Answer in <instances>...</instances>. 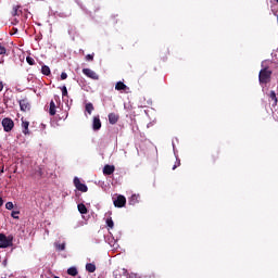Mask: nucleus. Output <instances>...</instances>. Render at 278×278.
I'll return each mask as SVG.
<instances>
[{"mask_svg": "<svg viewBox=\"0 0 278 278\" xmlns=\"http://www.w3.org/2000/svg\"><path fill=\"white\" fill-rule=\"evenodd\" d=\"M41 73H43V75H51V68L50 66H48L47 64H43L41 66Z\"/></svg>", "mask_w": 278, "mask_h": 278, "instance_id": "obj_16", "label": "nucleus"}, {"mask_svg": "<svg viewBox=\"0 0 278 278\" xmlns=\"http://www.w3.org/2000/svg\"><path fill=\"white\" fill-rule=\"evenodd\" d=\"M2 62H4V61H0V64H2Z\"/></svg>", "mask_w": 278, "mask_h": 278, "instance_id": "obj_38", "label": "nucleus"}, {"mask_svg": "<svg viewBox=\"0 0 278 278\" xmlns=\"http://www.w3.org/2000/svg\"><path fill=\"white\" fill-rule=\"evenodd\" d=\"M126 198L125 195H117L116 200H114L113 204L116 208H124L126 206Z\"/></svg>", "mask_w": 278, "mask_h": 278, "instance_id": "obj_6", "label": "nucleus"}, {"mask_svg": "<svg viewBox=\"0 0 278 278\" xmlns=\"http://www.w3.org/2000/svg\"><path fill=\"white\" fill-rule=\"evenodd\" d=\"M0 173H4V165L0 166Z\"/></svg>", "mask_w": 278, "mask_h": 278, "instance_id": "obj_33", "label": "nucleus"}, {"mask_svg": "<svg viewBox=\"0 0 278 278\" xmlns=\"http://www.w3.org/2000/svg\"><path fill=\"white\" fill-rule=\"evenodd\" d=\"M61 79H67V73L65 72L61 73Z\"/></svg>", "mask_w": 278, "mask_h": 278, "instance_id": "obj_29", "label": "nucleus"}, {"mask_svg": "<svg viewBox=\"0 0 278 278\" xmlns=\"http://www.w3.org/2000/svg\"><path fill=\"white\" fill-rule=\"evenodd\" d=\"M74 186L78 191H81L83 193H86L88 191L87 185L85 182H81L78 176L74 177Z\"/></svg>", "mask_w": 278, "mask_h": 278, "instance_id": "obj_4", "label": "nucleus"}, {"mask_svg": "<svg viewBox=\"0 0 278 278\" xmlns=\"http://www.w3.org/2000/svg\"><path fill=\"white\" fill-rule=\"evenodd\" d=\"M7 54V48H4V46H0V56H5Z\"/></svg>", "mask_w": 278, "mask_h": 278, "instance_id": "obj_22", "label": "nucleus"}, {"mask_svg": "<svg viewBox=\"0 0 278 278\" xmlns=\"http://www.w3.org/2000/svg\"><path fill=\"white\" fill-rule=\"evenodd\" d=\"M50 115H56V104L54 100L50 101V109H49Z\"/></svg>", "mask_w": 278, "mask_h": 278, "instance_id": "obj_14", "label": "nucleus"}, {"mask_svg": "<svg viewBox=\"0 0 278 278\" xmlns=\"http://www.w3.org/2000/svg\"><path fill=\"white\" fill-rule=\"evenodd\" d=\"M2 127L4 129V132H11L14 128L13 119H11V117H4L2 119Z\"/></svg>", "mask_w": 278, "mask_h": 278, "instance_id": "obj_3", "label": "nucleus"}, {"mask_svg": "<svg viewBox=\"0 0 278 278\" xmlns=\"http://www.w3.org/2000/svg\"><path fill=\"white\" fill-rule=\"evenodd\" d=\"M102 128V123L101 119L99 117V115L93 117V122H92V129L93 130H101Z\"/></svg>", "mask_w": 278, "mask_h": 278, "instance_id": "obj_8", "label": "nucleus"}, {"mask_svg": "<svg viewBox=\"0 0 278 278\" xmlns=\"http://www.w3.org/2000/svg\"><path fill=\"white\" fill-rule=\"evenodd\" d=\"M135 198H136V195H132V198H131V199H132V200H135Z\"/></svg>", "mask_w": 278, "mask_h": 278, "instance_id": "obj_35", "label": "nucleus"}, {"mask_svg": "<svg viewBox=\"0 0 278 278\" xmlns=\"http://www.w3.org/2000/svg\"><path fill=\"white\" fill-rule=\"evenodd\" d=\"M115 169H116V168H115L114 165L106 164V165L103 167V175H114Z\"/></svg>", "mask_w": 278, "mask_h": 278, "instance_id": "obj_9", "label": "nucleus"}, {"mask_svg": "<svg viewBox=\"0 0 278 278\" xmlns=\"http://www.w3.org/2000/svg\"><path fill=\"white\" fill-rule=\"evenodd\" d=\"M5 208H8V210H13V208H14L13 202H7Z\"/></svg>", "mask_w": 278, "mask_h": 278, "instance_id": "obj_25", "label": "nucleus"}, {"mask_svg": "<svg viewBox=\"0 0 278 278\" xmlns=\"http://www.w3.org/2000/svg\"><path fill=\"white\" fill-rule=\"evenodd\" d=\"M86 60H94V54H87Z\"/></svg>", "mask_w": 278, "mask_h": 278, "instance_id": "obj_28", "label": "nucleus"}, {"mask_svg": "<svg viewBox=\"0 0 278 278\" xmlns=\"http://www.w3.org/2000/svg\"><path fill=\"white\" fill-rule=\"evenodd\" d=\"M86 111H87V113H89V115H92V111H94V106H93L92 102H87Z\"/></svg>", "mask_w": 278, "mask_h": 278, "instance_id": "obj_17", "label": "nucleus"}, {"mask_svg": "<svg viewBox=\"0 0 278 278\" xmlns=\"http://www.w3.org/2000/svg\"><path fill=\"white\" fill-rule=\"evenodd\" d=\"M54 278H60L59 276H54Z\"/></svg>", "mask_w": 278, "mask_h": 278, "instance_id": "obj_37", "label": "nucleus"}, {"mask_svg": "<svg viewBox=\"0 0 278 278\" xmlns=\"http://www.w3.org/2000/svg\"><path fill=\"white\" fill-rule=\"evenodd\" d=\"M277 21H278V15H277Z\"/></svg>", "mask_w": 278, "mask_h": 278, "instance_id": "obj_41", "label": "nucleus"}, {"mask_svg": "<svg viewBox=\"0 0 278 278\" xmlns=\"http://www.w3.org/2000/svg\"><path fill=\"white\" fill-rule=\"evenodd\" d=\"M55 249L56 250H65L66 249V244L63 243V244H55Z\"/></svg>", "mask_w": 278, "mask_h": 278, "instance_id": "obj_24", "label": "nucleus"}, {"mask_svg": "<svg viewBox=\"0 0 278 278\" xmlns=\"http://www.w3.org/2000/svg\"><path fill=\"white\" fill-rule=\"evenodd\" d=\"M118 119H119V115L117 113H109L110 124L115 125L117 124Z\"/></svg>", "mask_w": 278, "mask_h": 278, "instance_id": "obj_10", "label": "nucleus"}, {"mask_svg": "<svg viewBox=\"0 0 278 278\" xmlns=\"http://www.w3.org/2000/svg\"><path fill=\"white\" fill-rule=\"evenodd\" d=\"M78 212H80V214H87L88 208L87 206H85V204H78L77 205Z\"/></svg>", "mask_w": 278, "mask_h": 278, "instance_id": "obj_19", "label": "nucleus"}, {"mask_svg": "<svg viewBox=\"0 0 278 278\" xmlns=\"http://www.w3.org/2000/svg\"><path fill=\"white\" fill-rule=\"evenodd\" d=\"M3 88H4V84L3 81H0V92H2Z\"/></svg>", "mask_w": 278, "mask_h": 278, "instance_id": "obj_31", "label": "nucleus"}, {"mask_svg": "<svg viewBox=\"0 0 278 278\" xmlns=\"http://www.w3.org/2000/svg\"><path fill=\"white\" fill-rule=\"evenodd\" d=\"M115 90H127V86L126 84H124V81H117V84L115 85Z\"/></svg>", "mask_w": 278, "mask_h": 278, "instance_id": "obj_15", "label": "nucleus"}, {"mask_svg": "<svg viewBox=\"0 0 278 278\" xmlns=\"http://www.w3.org/2000/svg\"><path fill=\"white\" fill-rule=\"evenodd\" d=\"M275 1H277V3H278V0H275Z\"/></svg>", "mask_w": 278, "mask_h": 278, "instance_id": "obj_40", "label": "nucleus"}, {"mask_svg": "<svg viewBox=\"0 0 278 278\" xmlns=\"http://www.w3.org/2000/svg\"><path fill=\"white\" fill-rule=\"evenodd\" d=\"M62 94H63V97H67L68 92H67L66 86H63V88H62Z\"/></svg>", "mask_w": 278, "mask_h": 278, "instance_id": "obj_26", "label": "nucleus"}, {"mask_svg": "<svg viewBox=\"0 0 278 278\" xmlns=\"http://www.w3.org/2000/svg\"><path fill=\"white\" fill-rule=\"evenodd\" d=\"M83 73L87 77H90V79H100L98 73H96V71H92V68H83Z\"/></svg>", "mask_w": 278, "mask_h": 278, "instance_id": "obj_7", "label": "nucleus"}, {"mask_svg": "<svg viewBox=\"0 0 278 278\" xmlns=\"http://www.w3.org/2000/svg\"><path fill=\"white\" fill-rule=\"evenodd\" d=\"M67 274H68L70 276H78V269H77V267H70V268L67 269Z\"/></svg>", "mask_w": 278, "mask_h": 278, "instance_id": "obj_18", "label": "nucleus"}, {"mask_svg": "<svg viewBox=\"0 0 278 278\" xmlns=\"http://www.w3.org/2000/svg\"><path fill=\"white\" fill-rule=\"evenodd\" d=\"M0 249H1V242H0Z\"/></svg>", "mask_w": 278, "mask_h": 278, "instance_id": "obj_39", "label": "nucleus"}, {"mask_svg": "<svg viewBox=\"0 0 278 278\" xmlns=\"http://www.w3.org/2000/svg\"><path fill=\"white\" fill-rule=\"evenodd\" d=\"M21 13H22L21 5H13L11 15L20 16Z\"/></svg>", "mask_w": 278, "mask_h": 278, "instance_id": "obj_12", "label": "nucleus"}, {"mask_svg": "<svg viewBox=\"0 0 278 278\" xmlns=\"http://www.w3.org/2000/svg\"><path fill=\"white\" fill-rule=\"evenodd\" d=\"M22 131L24 134H29V122L22 117Z\"/></svg>", "mask_w": 278, "mask_h": 278, "instance_id": "obj_11", "label": "nucleus"}, {"mask_svg": "<svg viewBox=\"0 0 278 278\" xmlns=\"http://www.w3.org/2000/svg\"><path fill=\"white\" fill-rule=\"evenodd\" d=\"M80 278V277H79Z\"/></svg>", "mask_w": 278, "mask_h": 278, "instance_id": "obj_42", "label": "nucleus"}, {"mask_svg": "<svg viewBox=\"0 0 278 278\" xmlns=\"http://www.w3.org/2000/svg\"><path fill=\"white\" fill-rule=\"evenodd\" d=\"M176 168H177V164H174L173 170H176Z\"/></svg>", "mask_w": 278, "mask_h": 278, "instance_id": "obj_34", "label": "nucleus"}, {"mask_svg": "<svg viewBox=\"0 0 278 278\" xmlns=\"http://www.w3.org/2000/svg\"><path fill=\"white\" fill-rule=\"evenodd\" d=\"M21 111L27 112L31 109V102H29L28 98H22L18 100Z\"/></svg>", "mask_w": 278, "mask_h": 278, "instance_id": "obj_5", "label": "nucleus"}, {"mask_svg": "<svg viewBox=\"0 0 278 278\" xmlns=\"http://www.w3.org/2000/svg\"><path fill=\"white\" fill-rule=\"evenodd\" d=\"M216 160H218V154L212 155V162H216Z\"/></svg>", "mask_w": 278, "mask_h": 278, "instance_id": "obj_30", "label": "nucleus"}, {"mask_svg": "<svg viewBox=\"0 0 278 278\" xmlns=\"http://www.w3.org/2000/svg\"><path fill=\"white\" fill-rule=\"evenodd\" d=\"M106 225H108V227H110V229H114L115 223H114L112 216H109V218H106Z\"/></svg>", "mask_w": 278, "mask_h": 278, "instance_id": "obj_21", "label": "nucleus"}, {"mask_svg": "<svg viewBox=\"0 0 278 278\" xmlns=\"http://www.w3.org/2000/svg\"><path fill=\"white\" fill-rule=\"evenodd\" d=\"M26 61H27V62H28V64H30V65L36 64L35 59H33L31 56H27Z\"/></svg>", "mask_w": 278, "mask_h": 278, "instance_id": "obj_23", "label": "nucleus"}, {"mask_svg": "<svg viewBox=\"0 0 278 278\" xmlns=\"http://www.w3.org/2000/svg\"><path fill=\"white\" fill-rule=\"evenodd\" d=\"M97 269V265L94 263H87L86 270L89 271V274H94Z\"/></svg>", "mask_w": 278, "mask_h": 278, "instance_id": "obj_13", "label": "nucleus"}, {"mask_svg": "<svg viewBox=\"0 0 278 278\" xmlns=\"http://www.w3.org/2000/svg\"><path fill=\"white\" fill-rule=\"evenodd\" d=\"M269 99H271L274 101V104H277L278 98H277V94H276L275 90H271L269 92Z\"/></svg>", "mask_w": 278, "mask_h": 278, "instance_id": "obj_20", "label": "nucleus"}, {"mask_svg": "<svg viewBox=\"0 0 278 278\" xmlns=\"http://www.w3.org/2000/svg\"><path fill=\"white\" fill-rule=\"evenodd\" d=\"M4 202H3V198H1L0 195V206H3Z\"/></svg>", "mask_w": 278, "mask_h": 278, "instance_id": "obj_32", "label": "nucleus"}, {"mask_svg": "<svg viewBox=\"0 0 278 278\" xmlns=\"http://www.w3.org/2000/svg\"><path fill=\"white\" fill-rule=\"evenodd\" d=\"M273 71L269 66H264L258 73L260 84H269L271 81Z\"/></svg>", "mask_w": 278, "mask_h": 278, "instance_id": "obj_1", "label": "nucleus"}, {"mask_svg": "<svg viewBox=\"0 0 278 278\" xmlns=\"http://www.w3.org/2000/svg\"><path fill=\"white\" fill-rule=\"evenodd\" d=\"M18 214H20V211H12L11 215L13 216V218H20Z\"/></svg>", "mask_w": 278, "mask_h": 278, "instance_id": "obj_27", "label": "nucleus"}, {"mask_svg": "<svg viewBox=\"0 0 278 278\" xmlns=\"http://www.w3.org/2000/svg\"><path fill=\"white\" fill-rule=\"evenodd\" d=\"M13 236H5V233H0L1 249H9V247H13Z\"/></svg>", "mask_w": 278, "mask_h": 278, "instance_id": "obj_2", "label": "nucleus"}, {"mask_svg": "<svg viewBox=\"0 0 278 278\" xmlns=\"http://www.w3.org/2000/svg\"><path fill=\"white\" fill-rule=\"evenodd\" d=\"M178 166H180V162H178V164H177Z\"/></svg>", "mask_w": 278, "mask_h": 278, "instance_id": "obj_36", "label": "nucleus"}]
</instances>
